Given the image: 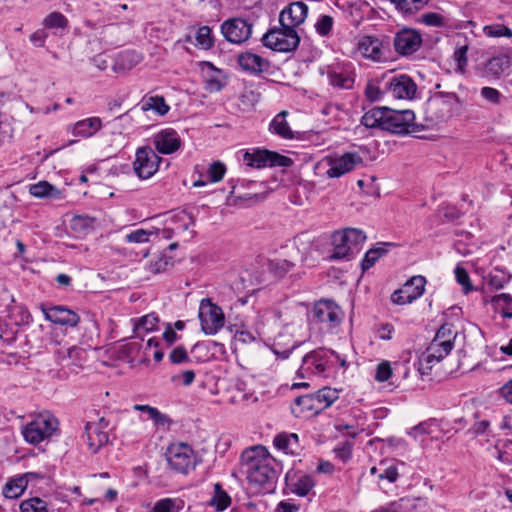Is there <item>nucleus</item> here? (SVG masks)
I'll list each match as a JSON object with an SVG mask.
<instances>
[{
    "mask_svg": "<svg viewBox=\"0 0 512 512\" xmlns=\"http://www.w3.org/2000/svg\"><path fill=\"white\" fill-rule=\"evenodd\" d=\"M41 311L45 319L58 325L75 327L80 321L79 315L64 306L46 307L41 304Z\"/></svg>",
    "mask_w": 512,
    "mask_h": 512,
    "instance_id": "obj_17",
    "label": "nucleus"
},
{
    "mask_svg": "<svg viewBox=\"0 0 512 512\" xmlns=\"http://www.w3.org/2000/svg\"><path fill=\"white\" fill-rule=\"evenodd\" d=\"M338 238L340 241L346 240L348 242L352 254L355 256L360 251L361 245L365 242L366 235L360 229L346 228L342 232H338Z\"/></svg>",
    "mask_w": 512,
    "mask_h": 512,
    "instance_id": "obj_26",
    "label": "nucleus"
},
{
    "mask_svg": "<svg viewBox=\"0 0 512 512\" xmlns=\"http://www.w3.org/2000/svg\"><path fill=\"white\" fill-rule=\"evenodd\" d=\"M386 107H375L367 111L361 118V124L367 128L383 130Z\"/></svg>",
    "mask_w": 512,
    "mask_h": 512,
    "instance_id": "obj_29",
    "label": "nucleus"
},
{
    "mask_svg": "<svg viewBox=\"0 0 512 512\" xmlns=\"http://www.w3.org/2000/svg\"><path fill=\"white\" fill-rule=\"evenodd\" d=\"M294 264L285 259H277L270 262V268L279 276H283L290 271Z\"/></svg>",
    "mask_w": 512,
    "mask_h": 512,
    "instance_id": "obj_60",
    "label": "nucleus"
},
{
    "mask_svg": "<svg viewBox=\"0 0 512 512\" xmlns=\"http://www.w3.org/2000/svg\"><path fill=\"white\" fill-rule=\"evenodd\" d=\"M455 49L453 53L454 61L457 64H466L468 61L469 43L466 37L462 35L456 36L454 39Z\"/></svg>",
    "mask_w": 512,
    "mask_h": 512,
    "instance_id": "obj_36",
    "label": "nucleus"
},
{
    "mask_svg": "<svg viewBox=\"0 0 512 512\" xmlns=\"http://www.w3.org/2000/svg\"><path fill=\"white\" fill-rule=\"evenodd\" d=\"M67 25L68 20L66 16L57 11L51 12L43 20V26L47 29L65 30Z\"/></svg>",
    "mask_w": 512,
    "mask_h": 512,
    "instance_id": "obj_41",
    "label": "nucleus"
},
{
    "mask_svg": "<svg viewBox=\"0 0 512 512\" xmlns=\"http://www.w3.org/2000/svg\"><path fill=\"white\" fill-rule=\"evenodd\" d=\"M353 443L349 441L342 442L334 448V453L342 462H347L352 456Z\"/></svg>",
    "mask_w": 512,
    "mask_h": 512,
    "instance_id": "obj_55",
    "label": "nucleus"
},
{
    "mask_svg": "<svg viewBox=\"0 0 512 512\" xmlns=\"http://www.w3.org/2000/svg\"><path fill=\"white\" fill-rule=\"evenodd\" d=\"M152 143L159 153L168 155L176 152L182 141L174 129L166 128L153 135Z\"/></svg>",
    "mask_w": 512,
    "mask_h": 512,
    "instance_id": "obj_18",
    "label": "nucleus"
},
{
    "mask_svg": "<svg viewBox=\"0 0 512 512\" xmlns=\"http://www.w3.org/2000/svg\"><path fill=\"white\" fill-rule=\"evenodd\" d=\"M452 105L444 98V95L430 98L426 105V120L431 125H436L448 119L451 115Z\"/></svg>",
    "mask_w": 512,
    "mask_h": 512,
    "instance_id": "obj_16",
    "label": "nucleus"
},
{
    "mask_svg": "<svg viewBox=\"0 0 512 512\" xmlns=\"http://www.w3.org/2000/svg\"><path fill=\"white\" fill-rule=\"evenodd\" d=\"M226 173V166L220 161H215L208 168V177L210 182L216 183L223 179Z\"/></svg>",
    "mask_w": 512,
    "mask_h": 512,
    "instance_id": "obj_51",
    "label": "nucleus"
},
{
    "mask_svg": "<svg viewBox=\"0 0 512 512\" xmlns=\"http://www.w3.org/2000/svg\"><path fill=\"white\" fill-rule=\"evenodd\" d=\"M328 79L329 83L332 86L338 87V88H345L349 89L353 85V78L349 75H345L343 73H338L336 71H328Z\"/></svg>",
    "mask_w": 512,
    "mask_h": 512,
    "instance_id": "obj_47",
    "label": "nucleus"
},
{
    "mask_svg": "<svg viewBox=\"0 0 512 512\" xmlns=\"http://www.w3.org/2000/svg\"><path fill=\"white\" fill-rule=\"evenodd\" d=\"M101 128V120L92 117L78 121L73 129V134L82 137H90Z\"/></svg>",
    "mask_w": 512,
    "mask_h": 512,
    "instance_id": "obj_30",
    "label": "nucleus"
},
{
    "mask_svg": "<svg viewBox=\"0 0 512 512\" xmlns=\"http://www.w3.org/2000/svg\"><path fill=\"white\" fill-rule=\"evenodd\" d=\"M415 114L411 110H393L385 108L383 130L395 134L418 133L424 129V125L414 123Z\"/></svg>",
    "mask_w": 512,
    "mask_h": 512,
    "instance_id": "obj_5",
    "label": "nucleus"
},
{
    "mask_svg": "<svg viewBox=\"0 0 512 512\" xmlns=\"http://www.w3.org/2000/svg\"><path fill=\"white\" fill-rule=\"evenodd\" d=\"M265 153H266V150H262V149H255L252 152L247 151L244 153L243 161L249 167H253V168L266 167L267 160H266V157H264Z\"/></svg>",
    "mask_w": 512,
    "mask_h": 512,
    "instance_id": "obj_38",
    "label": "nucleus"
},
{
    "mask_svg": "<svg viewBox=\"0 0 512 512\" xmlns=\"http://www.w3.org/2000/svg\"><path fill=\"white\" fill-rule=\"evenodd\" d=\"M85 434L87 436V444L91 453L96 454L101 447L105 446L109 441L106 431L93 426L91 422L85 425Z\"/></svg>",
    "mask_w": 512,
    "mask_h": 512,
    "instance_id": "obj_23",
    "label": "nucleus"
},
{
    "mask_svg": "<svg viewBox=\"0 0 512 512\" xmlns=\"http://www.w3.org/2000/svg\"><path fill=\"white\" fill-rule=\"evenodd\" d=\"M202 76L205 89L209 92H218L228 83V75L217 66H202Z\"/></svg>",
    "mask_w": 512,
    "mask_h": 512,
    "instance_id": "obj_21",
    "label": "nucleus"
},
{
    "mask_svg": "<svg viewBox=\"0 0 512 512\" xmlns=\"http://www.w3.org/2000/svg\"><path fill=\"white\" fill-rule=\"evenodd\" d=\"M162 158L150 146L139 147L133 161V171L139 179L151 178L159 169Z\"/></svg>",
    "mask_w": 512,
    "mask_h": 512,
    "instance_id": "obj_9",
    "label": "nucleus"
},
{
    "mask_svg": "<svg viewBox=\"0 0 512 512\" xmlns=\"http://www.w3.org/2000/svg\"><path fill=\"white\" fill-rule=\"evenodd\" d=\"M314 318L317 322L325 325L326 328H335L343 320L342 309L332 300H321L314 306Z\"/></svg>",
    "mask_w": 512,
    "mask_h": 512,
    "instance_id": "obj_12",
    "label": "nucleus"
},
{
    "mask_svg": "<svg viewBox=\"0 0 512 512\" xmlns=\"http://www.w3.org/2000/svg\"><path fill=\"white\" fill-rule=\"evenodd\" d=\"M209 504L215 507L217 511H223L231 504V497L222 489L219 483L214 485V495Z\"/></svg>",
    "mask_w": 512,
    "mask_h": 512,
    "instance_id": "obj_34",
    "label": "nucleus"
},
{
    "mask_svg": "<svg viewBox=\"0 0 512 512\" xmlns=\"http://www.w3.org/2000/svg\"><path fill=\"white\" fill-rule=\"evenodd\" d=\"M169 359L174 364H181L189 362V356L183 346L174 348L169 354Z\"/></svg>",
    "mask_w": 512,
    "mask_h": 512,
    "instance_id": "obj_64",
    "label": "nucleus"
},
{
    "mask_svg": "<svg viewBox=\"0 0 512 512\" xmlns=\"http://www.w3.org/2000/svg\"><path fill=\"white\" fill-rule=\"evenodd\" d=\"M456 335L457 332L453 331L452 325L444 324L438 329L434 338L440 341H448L454 344V339L456 338Z\"/></svg>",
    "mask_w": 512,
    "mask_h": 512,
    "instance_id": "obj_58",
    "label": "nucleus"
},
{
    "mask_svg": "<svg viewBox=\"0 0 512 512\" xmlns=\"http://www.w3.org/2000/svg\"><path fill=\"white\" fill-rule=\"evenodd\" d=\"M31 473H26L8 480L3 488V496L6 499H16L20 497L28 485V477Z\"/></svg>",
    "mask_w": 512,
    "mask_h": 512,
    "instance_id": "obj_24",
    "label": "nucleus"
},
{
    "mask_svg": "<svg viewBox=\"0 0 512 512\" xmlns=\"http://www.w3.org/2000/svg\"><path fill=\"white\" fill-rule=\"evenodd\" d=\"M455 276H456L457 282L463 287V290L465 293H468L469 291L472 290V287L470 285L469 275H468L466 269H464L461 266H457L455 268Z\"/></svg>",
    "mask_w": 512,
    "mask_h": 512,
    "instance_id": "obj_61",
    "label": "nucleus"
},
{
    "mask_svg": "<svg viewBox=\"0 0 512 512\" xmlns=\"http://www.w3.org/2000/svg\"><path fill=\"white\" fill-rule=\"evenodd\" d=\"M182 509V502L178 499L164 498L158 500L152 512H179Z\"/></svg>",
    "mask_w": 512,
    "mask_h": 512,
    "instance_id": "obj_43",
    "label": "nucleus"
},
{
    "mask_svg": "<svg viewBox=\"0 0 512 512\" xmlns=\"http://www.w3.org/2000/svg\"><path fill=\"white\" fill-rule=\"evenodd\" d=\"M395 244L391 242H379L377 246L369 249L361 262V268L363 271L369 270L375 265V263L389 251V247H393Z\"/></svg>",
    "mask_w": 512,
    "mask_h": 512,
    "instance_id": "obj_25",
    "label": "nucleus"
},
{
    "mask_svg": "<svg viewBox=\"0 0 512 512\" xmlns=\"http://www.w3.org/2000/svg\"><path fill=\"white\" fill-rule=\"evenodd\" d=\"M421 23L431 26V27H441L444 25V18L438 13L435 12H429L425 13L421 16L420 20Z\"/></svg>",
    "mask_w": 512,
    "mask_h": 512,
    "instance_id": "obj_59",
    "label": "nucleus"
},
{
    "mask_svg": "<svg viewBox=\"0 0 512 512\" xmlns=\"http://www.w3.org/2000/svg\"><path fill=\"white\" fill-rule=\"evenodd\" d=\"M141 109L143 111L153 110L158 115L164 116L168 113L170 108L162 96H151L143 99Z\"/></svg>",
    "mask_w": 512,
    "mask_h": 512,
    "instance_id": "obj_32",
    "label": "nucleus"
},
{
    "mask_svg": "<svg viewBox=\"0 0 512 512\" xmlns=\"http://www.w3.org/2000/svg\"><path fill=\"white\" fill-rule=\"evenodd\" d=\"M392 375V368L390 363L387 361H383L378 364L375 374V380L378 382L387 381Z\"/></svg>",
    "mask_w": 512,
    "mask_h": 512,
    "instance_id": "obj_63",
    "label": "nucleus"
},
{
    "mask_svg": "<svg viewBox=\"0 0 512 512\" xmlns=\"http://www.w3.org/2000/svg\"><path fill=\"white\" fill-rule=\"evenodd\" d=\"M339 364L346 367L347 363L335 351L317 348L302 358V364L296 372L298 378L310 379L313 376L328 377L330 372Z\"/></svg>",
    "mask_w": 512,
    "mask_h": 512,
    "instance_id": "obj_2",
    "label": "nucleus"
},
{
    "mask_svg": "<svg viewBox=\"0 0 512 512\" xmlns=\"http://www.w3.org/2000/svg\"><path fill=\"white\" fill-rule=\"evenodd\" d=\"M288 115V112L287 111H281L280 113H278L271 121L270 125H269V130L280 136L281 138H284V139H293L294 138V133L293 131L291 130L287 120H286V116Z\"/></svg>",
    "mask_w": 512,
    "mask_h": 512,
    "instance_id": "obj_28",
    "label": "nucleus"
},
{
    "mask_svg": "<svg viewBox=\"0 0 512 512\" xmlns=\"http://www.w3.org/2000/svg\"><path fill=\"white\" fill-rule=\"evenodd\" d=\"M480 94L483 99L494 105L500 104L503 97L497 89L492 87H483L480 91Z\"/></svg>",
    "mask_w": 512,
    "mask_h": 512,
    "instance_id": "obj_57",
    "label": "nucleus"
},
{
    "mask_svg": "<svg viewBox=\"0 0 512 512\" xmlns=\"http://www.w3.org/2000/svg\"><path fill=\"white\" fill-rule=\"evenodd\" d=\"M152 231L145 229H137L125 236V241L129 243H146L149 241V237L153 235Z\"/></svg>",
    "mask_w": 512,
    "mask_h": 512,
    "instance_id": "obj_54",
    "label": "nucleus"
},
{
    "mask_svg": "<svg viewBox=\"0 0 512 512\" xmlns=\"http://www.w3.org/2000/svg\"><path fill=\"white\" fill-rule=\"evenodd\" d=\"M264 157H266L269 167H290L293 164L291 158L270 150H266Z\"/></svg>",
    "mask_w": 512,
    "mask_h": 512,
    "instance_id": "obj_45",
    "label": "nucleus"
},
{
    "mask_svg": "<svg viewBox=\"0 0 512 512\" xmlns=\"http://www.w3.org/2000/svg\"><path fill=\"white\" fill-rule=\"evenodd\" d=\"M484 33L489 37H512V30L501 24L485 26Z\"/></svg>",
    "mask_w": 512,
    "mask_h": 512,
    "instance_id": "obj_52",
    "label": "nucleus"
},
{
    "mask_svg": "<svg viewBox=\"0 0 512 512\" xmlns=\"http://www.w3.org/2000/svg\"><path fill=\"white\" fill-rule=\"evenodd\" d=\"M510 276L502 271H496L489 277V285L494 289H501L506 283L509 282Z\"/></svg>",
    "mask_w": 512,
    "mask_h": 512,
    "instance_id": "obj_62",
    "label": "nucleus"
},
{
    "mask_svg": "<svg viewBox=\"0 0 512 512\" xmlns=\"http://www.w3.org/2000/svg\"><path fill=\"white\" fill-rule=\"evenodd\" d=\"M504 73L503 66H477V74L487 81L499 79Z\"/></svg>",
    "mask_w": 512,
    "mask_h": 512,
    "instance_id": "obj_49",
    "label": "nucleus"
},
{
    "mask_svg": "<svg viewBox=\"0 0 512 512\" xmlns=\"http://www.w3.org/2000/svg\"><path fill=\"white\" fill-rule=\"evenodd\" d=\"M159 322V318L155 313L147 314L138 319L136 324L134 325V332L137 336H140V333L143 332H151L157 329V324Z\"/></svg>",
    "mask_w": 512,
    "mask_h": 512,
    "instance_id": "obj_37",
    "label": "nucleus"
},
{
    "mask_svg": "<svg viewBox=\"0 0 512 512\" xmlns=\"http://www.w3.org/2000/svg\"><path fill=\"white\" fill-rule=\"evenodd\" d=\"M93 224L94 219L86 215H76L70 220V228L78 234H85Z\"/></svg>",
    "mask_w": 512,
    "mask_h": 512,
    "instance_id": "obj_42",
    "label": "nucleus"
},
{
    "mask_svg": "<svg viewBox=\"0 0 512 512\" xmlns=\"http://www.w3.org/2000/svg\"><path fill=\"white\" fill-rule=\"evenodd\" d=\"M363 163L362 157L356 152H348L334 159L326 174L329 178H338Z\"/></svg>",
    "mask_w": 512,
    "mask_h": 512,
    "instance_id": "obj_20",
    "label": "nucleus"
},
{
    "mask_svg": "<svg viewBox=\"0 0 512 512\" xmlns=\"http://www.w3.org/2000/svg\"><path fill=\"white\" fill-rule=\"evenodd\" d=\"M197 45L203 49H208L213 44L212 32L208 26L200 27L195 35Z\"/></svg>",
    "mask_w": 512,
    "mask_h": 512,
    "instance_id": "obj_50",
    "label": "nucleus"
},
{
    "mask_svg": "<svg viewBox=\"0 0 512 512\" xmlns=\"http://www.w3.org/2000/svg\"><path fill=\"white\" fill-rule=\"evenodd\" d=\"M57 418L50 414H40L27 423L22 429V435L26 442L37 445L49 439L58 429Z\"/></svg>",
    "mask_w": 512,
    "mask_h": 512,
    "instance_id": "obj_4",
    "label": "nucleus"
},
{
    "mask_svg": "<svg viewBox=\"0 0 512 512\" xmlns=\"http://www.w3.org/2000/svg\"><path fill=\"white\" fill-rule=\"evenodd\" d=\"M333 27V18L329 15H321L315 24L317 33L321 36H327Z\"/></svg>",
    "mask_w": 512,
    "mask_h": 512,
    "instance_id": "obj_53",
    "label": "nucleus"
},
{
    "mask_svg": "<svg viewBox=\"0 0 512 512\" xmlns=\"http://www.w3.org/2000/svg\"><path fill=\"white\" fill-rule=\"evenodd\" d=\"M497 458L507 464H512V441L507 440L501 446L496 447Z\"/></svg>",
    "mask_w": 512,
    "mask_h": 512,
    "instance_id": "obj_56",
    "label": "nucleus"
},
{
    "mask_svg": "<svg viewBox=\"0 0 512 512\" xmlns=\"http://www.w3.org/2000/svg\"><path fill=\"white\" fill-rule=\"evenodd\" d=\"M134 409L140 412L147 413L149 418L152 419L156 425L163 426L170 422L168 416L160 412L155 407H151L149 405L136 404L134 406Z\"/></svg>",
    "mask_w": 512,
    "mask_h": 512,
    "instance_id": "obj_40",
    "label": "nucleus"
},
{
    "mask_svg": "<svg viewBox=\"0 0 512 512\" xmlns=\"http://www.w3.org/2000/svg\"><path fill=\"white\" fill-rule=\"evenodd\" d=\"M492 303L505 318H512V296L506 293L495 295Z\"/></svg>",
    "mask_w": 512,
    "mask_h": 512,
    "instance_id": "obj_39",
    "label": "nucleus"
},
{
    "mask_svg": "<svg viewBox=\"0 0 512 512\" xmlns=\"http://www.w3.org/2000/svg\"><path fill=\"white\" fill-rule=\"evenodd\" d=\"M308 14V6L304 2H293L286 6L279 15L280 26L294 29L301 25Z\"/></svg>",
    "mask_w": 512,
    "mask_h": 512,
    "instance_id": "obj_15",
    "label": "nucleus"
},
{
    "mask_svg": "<svg viewBox=\"0 0 512 512\" xmlns=\"http://www.w3.org/2000/svg\"><path fill=\"white\" fill-rule=\"evenodd\" d=\"M453 349V343L433 339L425 352L419 357L418 371L422 375H428L433 364L443 360Z\"/></svg>",
    "mask_w": 512,
    "mask_h": 512,
    "instance_id": "obj_10",
    "label": "nucleus"
},
{
    "mask_svg": "<svg viewBox=\"0 0 512 512\" xmlns=\"http://www.w3.org/2000/svg\"><path fill=\"white\" fill-rule=\"evenodd\" d=\"M426 279L417 275L411 277L400 289L395 290L391 295V301L397 305L410 304L420 298L425 291Z\"/></svg>",
    "mask_w": 512,
    "mask_h": 512,
    "instance_id": "obj_11",
    "label": "nucleus"
},
{
    "mask_svg": "<svg viewBox=\"0 0 512 512\" xmlns=\"http://www.w3.org/2000/svg\"><path fill=\"white\" fill-rule=\"evenodd\" d=\"M198 316L201 329L206 335H215L225 324V316L221 307L214 304L209 298L201 300Z\"/></svg>",
    "mask_w": 512,
    "mask_h": 512,
    "instance_id": "obj_8",
    "label": "nucleus"
},
{
    "mask_svg": "<svg viewBox=\"0 0 512 512\" xmlns=\"http://www.w3.org/2000/svg\"><path fill=\"white\" fill-rule=\"evenodd\" d=\"M286 480L291 491L298 496H306L314 487L313 478L307 474H301L296 478L288 474Z\"/></svg>",
    "mask_w": 512,
    "mask_h": 512,
    "instance_id": "obj_27",
    "label": "nucleus"
},
{
    "mask_svg": "<svg viewBox=\"0 0 512 512\" xmlns=\"http://www.w3.org/2000/svg\"><path fill=\"white\" fill-rule=\"evenodd\" d=\"M416 90V84L406 75L394 77L389 84V92L398 99H412Z\"/></svg>",
    "mask_w": 512,
    "mask_h": 512,
    "instance_id": "obj_22",
    "label": "nucleus"
},
{
    "mask_svg": "<svg viewBox=\"0 0 512 512\" xmlns=\"http://www.w3.org/2000/svg\"><path fill=\"white\" fill-rule=\"evenodd\" d=\"M20 512H48L47 503L38 498H30L21 502Z\"/></svg>",
    "mask_w": 512,
    "mask_h": 512,
    "instance_id": "obj_46",
    "label": "nucleus"
},
{
    "mask_svg": "<svg viewBox=\"0 0 512 512\" xmlns=\"http://www.w3.org/2000/svg\"><path fill=\"white\" fill-rule=\"evenodd\" d=\"M166 460L171 470L181 474H187L196 466L194 450L186 443H173L165 453Z\"/></svg>",
    "mask_w": 512,
    "mask_h": 512,
    "instance_id": "obj_6",
    "label": "nucleus"
},
{
    "mask_svg": "<svg viewBox=\"0 0 512 512\" xmlns=\"http://www.w3.org/2000/svg\"><path fill=\"white\" fill-rule=\"evenodd\" d=\"M339 398V391L323 387L317 392L295 398L291 412L297 418H310L320 414Z\"/></svg>",
    "mask_w": 512,
    "mask_h": 512,
    "instance_id": "obj_3",
    "label": "nucleus"
},
{
    "mask_svg": "<svg viewBox=\"0 0 512 512\" xmlns=\"http://www.w3.org/2000/svg\"><path fill=\"white\" fill-rule=\"evenodd\" d=\"M264 46L278 52H290L295 50L300 37L296 30L281 26L270 29L262 38Z\"/></svg>",
    "mask_w": 512,
    "mask_h": 512,
    "instance_id": "obj_7",
    "label": "nucleus"
},
{
    "mask_svg": "<svg viewBox=\"0 0 512 512\" xmlns=\"http://www.w3.org/2000/svg\"><path fill=\"white\" fill-rule=\"evenodd\" d=\"M29 191L32 196L37 198H59L60 196V191L47 181H40L31 185Z\"/></svg>",
    "mask_w": 512,
    "mask_h": 512,
    "instance_id": "obj_33",
    "label": "nucleus"
},
{
    "mask_svg": "<svg viewBox=\"0 0 512 512\" xmlns=\"http://www.w3.org/2000/svg\"><path fill=\"white\" fill-rule=\"evenodd\" d=\"M395 5L396 9L405 16L416 14L423 9L429 0H390Z\"/></svg>",
    "mask_w": 512,
    "mask_h": 512,
    "instance_id": "obj_31",
    "label": "nucleus"
},
{
    "mask_svg": "<svg viewBox=\"0 0 512 512\" xmlns=\"http://www.w3.org/2000/svg\"><path fill=\"white\" fill-rule=\"evenodd\" d=\"M287 337L288 336L285 334H279L272 345L273 353L282 359H287L290 356L291 352L298 347V344L296 342H293L291 346L283 349L282 341Z\"/></svg>",
    "mask_w": 512,
    "mask_h": 512,
    "instance_id": "obj_48",
    "label": "nucleus"
},
{
    "mask_svg": "<svg viewBox=\"0 0 512 512\" xmlns=\"http://www.w3.org/2000/svg\"><path fill=\"white\" fill-rule=\"evenodd\" d=\"M220 28L226 40L236 44L248 40L252 33V24L242 18L226 20L221 24Z\"/></svg>",
    "mask_w": 512,
    "mask_h": 512,
    "instance_id": "obj_13",
    "label": "nucleus"
},
{
    "mask_svg": "<svg viewBox=\"0 0 512 512\" xmlns=\"http://www.w3.org/2000/svg\"><path fill=\"white\" fill-rule=\"evenodd\" d=\"M278 463L264 446L257 445L243 451L241 469L251 485L270 491L277 479Z\"/></svg>",
    "mask_w": 512,
    "mask_h": 512,
    "instance_id": "obj_1",
    "label": "nucleus"
},
{
    "mask_svg": "<svg viewBox=\"0 0 512 512\" xmlns=\"http://www.w3.org/2000/svg\"><path fill=\"white\" fill-rule=\"evenodd\" d=\"M332 240L334 248L331 258L349 260L354 257L348 242L346 240L340 241L338 238V232L333 234Z\"/></svg>",
    "mask_w": 512,
    "mask_h": 512,
    "instance_id": "obj_35",
    "label": "nucleus"
},
{
    "mask_svg": "<svg viewBox=\"0 0 512 512\" xmlns=\"http://www.w3.org/2000/svg\"><path fill=\"white\" fill-rule=\"evenodd\" d=\"M299 437L295 433L291 434H278L274 438V445L283 451L293 453V444H297Z\"/></svg>",
    "mask_w": 512,
    "mask_h": 512,
    "instance_id": "obj_44",
    "label": "nucleus"
},
{
    "mask_svg": "<svg viewBox=\"0 0 512 512\" xmlns=\"http://www.w3.org/2000/svg\"><path fill=\"white\" fill-rule=\"evenodd\" d=\"M422 45V35L415 29L403 28L394 37V47L398 54L408 56Z\"/></svg>",
    "mask_w": 512,
    "mask_h": 512,
    "instance_id": "obj_14",
    "label": "nucleus"
},
{
    "mask_svg": "<svg viewBox=\"0 0 512 512\" xmlns=\"http://www.w3.org/2000/svg\"><path fill=\"white\" fill-rule=\"evenodd\" d=\"M359 51L367 59L374 62L387 61L384 56L389 51V44L374 36H364L359 41Z\"/></svg>",
    "mask_w": 512,
    "mask_h": 512,
    "instance_id": "obj_19",
    "label": "nucleus"
}]
</instances>
